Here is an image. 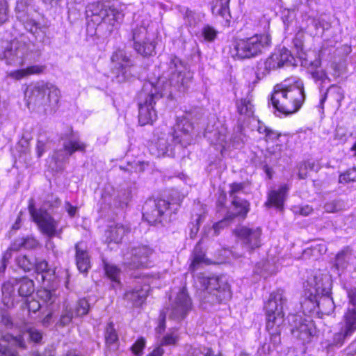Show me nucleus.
<instances>
[{
    "mask_svg": "<svg viewBox=\"0 0 356 356\" xmlns=\"http://www.w3.org/2000/svg\"><path fill=\"white\" fill-rule=\"evenodd\" d=\"M35 13L31 1L17 0L15 17L24 29L33 35L38 44H27L19 40H1L0 60H5L7 65L20 67L37 62L40 58L44 46L49 42L48 28L34 18Z\"/></svg>",
    "mask_w": 356,
    "mask_h": 356,
    "instance_id": "f257e3e1",
    "label": "nucleus"
},
{
    "mask_svg": "<svg viewBox=\"0 0 356 356\" xmlns=\"http://www.w3.org/2000/svg\"><path fill=\"white\" fill-rule=\"evenodd\" d=\"M88 31L94 30L97 38L109 35L124 19V13L118 0L95 2L87 6Z\"/></svg>",
    "mask_w": 356,
    "mask_h": 356,
    "instance_id": "f03ea898",
    "label": "nucleus"
},
{
    "mask_svg": "<svg viewBox=\"0 0 356 356\" xmlns=\"http://www.w3.org/2000/svg\"><path fill=\"white\" fill-rule=\"evenodd\" d=\"M165 70L159 78V91L166 92L168 98L172 99L174 92L185 93L190 88L193 74L187 70L186 63L176 56L171 55L165 64Z\"/></svg>",
    "mask_w": 356,
    "mask_h": 356,
    "instance_id": "7ed1b4c3",
    "label": "nucleus"
},
{
    "mask_svg": "<svg viewBox=\"0 0 356 356\" xmlns=\"http://www.w3.org/2000/svg\"><path fill=\"white\" fill-rule=\"evenodd\" d=\"M249 29L248 25H245L234 41L232 54L235 59L242 60L255 58L271 45L272 38L268 32L257 33L250 32Z\"/></svg>",
    "mask_w": 356,
    "mask_h": 356,
    "instance_id": "20e7f679",
    "label": "nucleus"
},
{
    "mask_svg": "<svg viewBox=\"0 0 356 356\" xmlns=\"http://www.w3.org/2000/svg\"><path fill=\"white\" fill-rule=\"evenodd\" d=\"M266 330L270 335V343L276 347L281 343V327L284 321V313L287 309V298L282 289L270 293L265 304Z\"/></svg>",
    "mask_w": 356,
    "mask_h": 356,
    "instance_id": "39448f33",
    "label": "nucleus"
},
{
    "mask_svg": "<svg viewBox=\"0 0 356 356\" xmlns=\"http://www.w3.org/2000/svg\"><path fill=\"white\" fill-rule=\"evenodd\" d=\"M305 97L303 82L298 80L294 85L287 87L275 86L270 102L276 111L288 115L297 112L302 106Z\"/></svg>",
    "mask_w": 356,
    "mask_h": 356,
    "instance_id": "423d86ee",
    "label": "nucleus"
},
{
    "mask_svg": "<svg viewBox=\"0 0 356 356\" xmlns=\"http://www.w3.org/2000/svg\"><path fill=\"white\" fill-rule=\"evenodd\" d=\"M192 129L191 123L184 118L178 122L175 128L165 127L160 134L157 132V140L154 145L157 150V156H172L176 144H181L182 146L189 144V133Z\"/></svg>",
    "mask_w": 356,
    "mask_h": 356,
    "instance_id": "0eeeda50",
    "label": "nucleus"
},
{
    "mask_svg": "<svg viewBox=\"0 0 356 356\" xmlns=\"http://www.w3.org/2000/svg\"><path fill=\"white\" fill-rule=\"evenodd\" d=\"M25 98L29 109L38 108L44 113L51 112L59 102L60 90L51 83L40 81L27 88Z\"/></svg>",
    "mask_w": 356,
    "mask_h": 356,
    "instance_id": "6e6552de",
    "label": "nucleus"
},
{
    "mask_svg": "<svg viewBox=\"0 0 356 356\" xmlns=\"http://www.w3.org/2000/svg\"><path fill=\"white\" fill-rule=\"evenodd\" d=\"M60 204L61 200L59 197L53 194L47 195L43 206L40 209L35 208L33 198L29 200L28 209L33 221L36 223L40 232L49 238L56 235L58 222L47 211V209L58 208Z\"/></svg>",
    "mask_w": 356,
    "mask_h": 356,
    "instance_id": "1a4fd4ad",
    "label": "nucleus"
},
{
    "mask_svg": "<svg viewBox=\"0 0 356 356\" xmlns=\"http://www.w3.org/2000/svg\"><path fill=\"white\" fill-rule=\"evenodd\" d=\"M166 92L159 91V87L150 82L144 83L137 95L138 122L141 126L152 124L157 118L154 108L156 102L165 96Z\"/></svg>",
    "mask_w": 356,
    "mask_h": 356,
    "instance_id": "9d476101",
    "label": "nucleus"
},
{
    "mask_svg": "<svg viewBox=\"0 0 356 356\" xmlns=\"http://www.w3.org/2000/svg\"><path fill=\"white\" fill-rule=\"evenodd\" d=\"M197 282L203 289L201 295L202 304L214 305L227 301L232 297L229 284L221 278L202 275L197 277Z\"/></svg>",
    "mask_w": 356,
    "mask_h": 356,
    "instance_id": "9b49d317",
    "label": "nucleus"
},
{
    "mask_svg": "<svg viewBox=\"0 0 356 356\" xmlns=\"http://www.w3.org/2000/svg\"><path fill=\"white\" fill-rule=\"evenodd\" d=\"M1 291L2 302L10 309L33 293L34 282L27 277L11 279L3 284Z\"/></svg>",
    "mask_w": 356,
    "mask_h": 356,
    "instance_id": "f8f14e48",
    "label": "nucleus"
},
{
    "mask_svg": "<svg viewBox=\"0 0 356 356\" xmlns=\"http://www.w3.org/2000/svg\"><path fill=\"white\" fill-rule=\"evenodd\" d=\"M171 201L163 199L149 198L143 206V217L149 224L156 225L162 222V219L168 210L175 213L180 206L184 197L175 191Z\"/></svg>",
    "mask_w": 356,
    "mask_h": 356,
    "instance_id": "ddd939ff",
    "label": "nucleus"
},
{
    "mask_svg": "<svg viewBox=\"0 0 356 356\" xmlns=\"http://www.w3.org/2000/svg\"><path fill=\"white\" fill-rule=\"evenodd\" d=\"M86 144L78 139H75L72 134L64 140L63 147L56 150L51 157L52 170L60 172L64 170L68 163L70 156L76 151L85 152Z\"/></svg>",
    "mask_w": 356,
    "mask_h": 356,
    "instance_id": "4468645a",
    "label": "nucleus"
},
{
    "mask_svg": "<svg viewBox=\"0 0 356 356\" xmlns=\"http://www.w3.org/2000/svg\"><path fill=\"white\" fill-rule=\"evenodd\" d=\"M293 57L287 49L283 47L275 51L265 61L258 62L256 70L257 79L261 80L271 70L281 68L288 63H291Z\"/></svg>",
    "mask_w": 356,
    "mask_h": 356,
    "instance_id": "2eb2a0df",
    "label": "nucleus"
},
{
    "mask_svg": "<svg viewBox=\"0 0 356 356\" xmlns=\"http://www.w3.org/2000/svg\"><path fill=\"white\" fill-rule=\"evenodd\" d=\"M152 252L153 250L147 245L129 246L123 254V265L130 270L145 267Z\"/></svg>",
    "mask_w": 356,
    "mask_h": 356,
    "instance_id": "dca6fc26",
    "label": "nucleus"
},
{
    "mask_svg": "<svg viewBox=\"0 0 356 356\" xmlns=\"http://www.w3.org/2000/svg\"><path fill=\"white\" fill-rule=\"evenodd\" d=\"M136 285L131 290L126 291L124 299L134 307L141 306L146 300L150 290L151 280L158 278L156 274L142 273L138 277Z\"/></svg>",
    "mask_w": 356,
    "mask_h": 356,
    "instance_id": "f3484780",
    "label": "nucleus"
},
{
    "mask_svg": "<svg viewBox=\"0 0 356 356\" xmlns=\"http://www.w3.org/2000/svg\"><path fill=\"white\" fill-rule=\"evenodd\" d=\"M192 309V301L185 288H182L174 298H170L167 307L169 318L181 321Z\"/></svg>",
    "mask_w": 356,
    "mask_h": 356,
    "instance_id": "a211bd4d",
    "label": "nucleus"
},
{
    "mask_svg": "<svg viewBox=\"0 0 356 356\" xmlns=\"http://www.w3.org/2000/svg\"><path fill=\"white\" fill-rule=\"evenodd\" d=\"M131 198V190L129 188H121L113 195L104 191L99 202L102 210L109 209H122L127 207Z\"/></svg>",
    "mask_w": 356,
    "mask_h": 356,
    "instance_id": "6ab92c4d",
    "label": "nucleus"
},
{
    "mask_svg": "<svg viewBox=\"0 0 356 356\" xmlns=\"http://www.w3.org/2000/svg\"><path fill=\"white\" fill-rule=\"evenodd\" d=\"M132 40L134 49L142 56L149 57L156 54L155 42L149 38L145 26L136 27L132 30Z\"/></svg>",
    "mask_w": 356,
    "mask_h": 356,
    "instance_id": "aec40b11",
    "label": "nucleus"
},
{
    "mask_svg": "<svg viewBox=\"0 0 356 356\" xmlns=\"http://www.w3.org/2000/svg\"><path fill=\"white\" fill-rule=\"evenodd\" d=\"M234 232L241 241L243 248L249 252L260 248L261 245V228L241 226L236 228Z\"/></svg>",
    "mask_w": 356,
    "mask_h": 356,
    "instance_id": "412c9836",
    "label": "nucleus"
},
{
    "mask_svg": "<svg viewBox=\"0 0 356 356\" xmlns=\"http://www.w3.org/2000/svg\"><path fill=\"white\" fill-rule=\"evenodd\" d=\"M307 285L305 295L309 300H313V298L324 294L331 293L332 282L327 275L318 273L313 275L307 280Z\"/></svg>",
    "mask_w": 356,
    "mask_h": 356,
    "instance_id": "4be33fe9",
    "label": "nucleus"
},
{
    "mask_svg": "<svg viewBox=\"0 0 356 356\" xmlns=\"http://www.w3.org/2000/svg\"><path fill=\"white\" fill-rule=\"evenodd\" d=\"M111 60L115 63L114 73L118 82L129 81L132 77L133 62L123 50L119 49L114 52Z\"/></svg>",
    "mask_w": 356,
    "mask_h": 356,
    "instance_id": "5701e85b",
    "label": "nucleus"
},
{
    "mask_svg": "<svg viewBox=\"0 0 356 356\" xmlns=\"http://www.w3.org/2000/svg\"><path fill=\"white\" fill-rule=\"evenodd\" d=\"M244 182H234L229 185V196L232 197V213L234 216H241L244 219L250 210V203L236 195L245 188Z\"/></svg>",
    "mask_w": 356,
    "mask_h": 356,
    "instance_id": "b1692460",
    "label": "nucleus"
},
{
    "mask_svg": "<svg viewBox=\"0 0 356 356\" xmlns=\"http://www.w3.org/2000/svg\"><path fill=\"white\" fill-rule=\"evenodd\" d=\"M292 335L303 343H309L316 334V329L312 321L296 316V325L291 329Z\"/></svg>",
    "mask_w": 356,
    "mask_h": 356,
    "instance_id": "393cba45",
    "label": "nucleus"
},
{
    "mask_svg": "<svg viewBox=\"0 0 356 356\" xmlns=\"http://www.w3.org/2000/svg\"><path fill=\"white\" fill-rule=\"evenodd\" d=\"M343 325L341 330L333 335L332 341L327 345V350L341 347L346 339L356 331V323L343 317Z\"/></svg>",
    "mask_w": 356,
    "mask_h": 356,
    "instance_id": "a878e982",
    "label": "nucleus"
},
{
    "mask_svg": "<svg viewBox=\"0 0 356 356\" xmlns=\"http://www.w3.org/2000/svg\"><path fill=\"white\" fill-rule=\"evenodd\" d=\"M1 339L8 344L0 343V356H17V352L10 345L17 346L22 349L26 348V341L20 334L14 336L6 333L1 336Z\"/></svg>",
    "mask_w": 356,
    "mask_h": 356,
    "instance_id": "bb28decb",
    "label": "nucleus"
},
{
    "mask_svg": "<svg viewBox=\"0 0 356 356\" xmlns=\"http://www.w3.org/2000/svg\"><path fill=\"white\" fill-rule=\"evenodd\" d=\"M75 260L76 265L81 273H88L91 268L90 258L86 246L83 243L79 242L75 244Z\"/></svg>",
    "mask_w": 356,
    "mask_h": 356,
    "instance_id": "cd10ccee",
    "label": "nucleus"
},
{
    "mask_svg": "<svg viewBox=\"0 0 356 356\" xmlns=\"http://www.w3.org/2000/svg\"><path fill=\"white\" fill-rule=\"evenodd\" d=\"M131 228L128 225L121 223H113L108 226L106 231V241L107 243L113 242L120 243L122 242L124 236L130 232Z\"/></svg>",
    "mask_w": 356,
    "mask_h": 356,
    "instance_id": "c85d7f7f",
    "label": "nucleus"
},
{
    "mask_svg": "<svg viewBox=\"0 0 356 356\" xmlns=\"http://www.w3.org/2000/svg\"><path fill=\"white\" fill-rule=\"evenodd\" d=\"M309 301L313 304L314 307H318L319 312L327 316L332 314L335 308L331 293L318 296V298H313V300Z\"/></svg>",
    "mask_w": 356,
    "mask_h": 356,
    "instance_id": "c756f323",
    "label": "nucleus"
},
{
    "mask_svg": "<svg viewBox=\"0 0 356 356\" xmlns=\"http://www.w3.org/2000/svg\"><path fill=\"white\" fill-rule=\"evenodd\" d=\"M230 0H213L211 13L215 16H220L225 21V26H229L232 16L229 10Z\"/></svg>",
    "mask_w": 356,
    "mask_h": 356,
    "instance_id": "7c9ffc66",
    "label": "nucleus"
},
{
    "mask_svg": "<svg viewBox=\"0 0 356 356\" xmlns=\"http://www.w3.org/2000/svg\"><path fill=\"white\" fill-rule=\"evenodd\" d=\"M352 254V249L349 246H346L335 255L333 268L338 271L339 274L348 268Z\"/></svg>",
    "mask_w": 356,
    "mask_h": 356,
    "instance_id": "2f4dec72",
    "label": "nucleus"
},
{
    "mask_svg": "<svg viewBox=\"0 0 356 356\" xmlns=\"http://www.w3.org/2000/svg\"><path fill=\"white\" fill-rule=\"evenodd\" d=\"M33 270L41 276L43 282H47L48 284L54 282L56 278L55 268L49 267L47 261L44 259L39 260L35 258V266Z\"/></svg>",
    "mask_w": 356,
    "mask_h": 356,
    "instance_id": "473e14b6",
    "label": "nucleus"
},
{
    "mask_svg": "<svg viewBox=\"0 0 356 356\" xmlns=\"http://www.w3.org/2000/svg\"><path fill=\"white\" fill-rule=\"evenodd\" d=\"M252 96L248 94L246 97L235 100V106L238 115L245 118L253 116L254 109L252 104Z\"/></svg>",
    "mask_w": 356,
    "mask_h": 356,
    "instance_id": "72a5a7b5",
    "label": "nucleus"
},
{
    "mask_svg": "<svg viewBox=\"0 0 356 356\" xmlns=\"http://www.w3.org/2000/svg\"><path fill=\"white\" fill-rule=\"evenodd\" d=\"M288 187L286 185L282 186L277 191H272L268 196V201L265 206L270 207L275 206L277 209H282L284 202V197L288 191Z\"/></svg>",
    "mask_w": 356,
    "mask_h": 356,
    "instance_id": "f704fd0d",
    "label": "nucleus"
},
{
    "mask_svg": "<svg viewBox=\"0 0 356 356\" xmlns=\"http://www.w3.org/2000/svg\"><path fill=\"white\" fill-rule=\"evenodd\" d=\"M202 264H208V262L207 259L205 258V252L200 246V241H199L194 248L193 252V259L189 266V270L191 272H195Z\"/></svg>",
    "mask_w": 356,
    "mask_h": 356,
    "instance_id": "c9c22d12",
    "label": "nucleus"
},
{
    "mask_svg": "<svg viewBox=\"0 0 356 356\" xmlns=\"http://www.w3.org/2000/svg\"><path fill=\"white\" fill-rule=\"evenodd\" d=\"M103 268L106 277L113 282L112 287L116 288L120 285V275L121 270L115 264L103 260Z\"/></svg>",
    "mask_w": 356,
    "mask_h": 356,
    "instance_id": "e433bc0d",
    "label": "nucleus"
},
{
    "mask_svg": "<svg viewBox=\"0 0 356 356\" xmlns=\"http://www.w3.org/2000/svg\"><path fill=\"white\" fill-rule=\"evenodd\" d=\"M35 257L33 254H19L15 257V264L24 272H30L35 266Z\"/></svg>",
    "mask_w": 356,
    "mask_h": 356,
    "instance_id": "4c0bfd02",
    "label": "nucleus"
},
{
    "mask_svg": "<svg viewBox=\"0 0 356 356\" xmlns=\"http://www.w3.org/2000/svg\"><path fill=\"white\" fill-rule=\"evenodd\" d=\"M350 307L347 309L343 317L356 323V288L347 290Z\"/></svg>",
    "mask_w": 356,
    "mask_h": 356,
    "instance_id": "58836bf2",
    "label": "nucleus"
},
{
    "mask_svg": "<svg viewBox=\"0 0 356 356\" xmlns=\"http://www.w3.org/2000/svg\"><path fill=\"white\" fill-rule=\"evenodd\" d=\"M45 68V65H30L26 68L13 72L11 75L17 79H20L29 75L42 74Z\"/></svg>",
    "mask_w": 356,
    "mask_h": 356,
    "instance_id": "ea45409f",
    "label": "nucleus"
},
{
    "mask_svg": "<svg viewBox=\"0 0 356 356\" xmlns=\"http://www.w3.org/2000/svg\"><path fill=\"white\" fill-rule=\"evenodd\" d=\"M38 245V242L32 237L21 238L16 239L11 245V249L19 250L24 248L25 249H33Z\"/></svg>",
    "mask_w": 356,
    "mask_h": 356,
    "instance_id": "a19ab883",
    "label": "nucleus"
},
{
    "mask_svg": "<svg viewBox=\"0 0 356 356\" xmlns=\"http://www.w3.org/2000/svg\"><path fill=\"white\" fill-rule=\"evenodd\" d=\"M298 176L300 179H305L308 176V170L311 171L318 172L320 169L315 162L313 161L307 160L300 163L298 166Z\"/></svg>",
    "mask_w": 356,
    "mask_h": 356,
    "instance_id": "79ce46f5",
    "label": "nucleus"
},
{
    "mask_svg": "<svg viewBox=\"0 0 356 356\" xmlns=\"http://www.w3.org/2000/svg\"><path fill=\"white\" fill-rule=\"evenodd\" d=\"M218 31L209 24L204 25L201 30V38L207 42H213L216 39Z\"/></svg>",
    "mask_w": 356,
    "mask_h": 356,
    "instance_id": "37998d69",
    "label": "nucleus"
},
{
    "mask_svg": "<svg viewBox=\"0 0 356 356\" xmlns=\"http://www.w3.org/2000/svg\"><path fill=\"white\" fill-rule=\"evenodd\" d=\"M345 202L341 200H333L326 202L324 209L327 213H336L345 209Z\"/></svg>",
    "mask_w": 356,
    "mask_h": 356,
    "instance_id": "c03bdc74",
    "label": "nucleus"
},
{
    "mask_svg": "<svg viewBox=\"0 0 356 356\" xmlns=\"http://www.w3.org/2000/svg\"><path fill=\"white\" fill-rule=\"evenodd\" d=\"M74 317V313L71 308L66 306L62 311L59 321L56 323V325L65 327L69 325Z\"/></svg>",
    "mask_w": 356,
    "mask_h": 356,
    "instance_id": "a18cd8bd",
    "label": "nucleus"
},
{
    "mask_svg": "<svg viewBox=\"0 0 356 356\" xmlns=\"http://www.w3.org/2000/svg\"><path fill=\"white\" fill-rule=\"evenodd\" d=\"M90 309V305L85 298L80 299L74 307V314L76 316L81 317L86 315Z\"/></svg>",
    "mask_w": 356,
    "mask_h": 356,
    "instance_id": "49530a36",
    "label": "nucleus"
},
{
    "mask_svg": "<svg viewBox=\"0 0 356 356\" xmlns=\"http://www.w3.org/2000/svg\"><path fill=\"white\" fill-rule=\"evenodd\" d=\"M105 339L106 343L109 345L113 344L118 340V337L114 328V324L113 322L108 323L106 326Z\"/></svg>",
    "mask_w": 356,
    "mask_h": 356,
    "instance_id": "de8ad7c7",
    "label": "nucleus"
},
{
    "mask_svg": "<svg viewBox=\"0 0 356 356\" xmlns=\"http://www.w3.org/2000/svg\"><path fill=\"white\" fill-rule=\"evenodd\" d=\"M37 294L40 300H42L44 302L49 305L54 302L56 298L55 291L47 289L39 290Z\"/></svg>",
    "mask_w": 356,
    "mask_h": 356,
    "instance_id": "09e8293b",
    "label": "nucleus"
},
{
    "mask_svg": "<svg viewBox=\"0 0 356 356\" xmlns=\"http://www.w3.org/2000/svg\"><path fill=\"white\" fill-rule=\"evenodd\" d=\"M232 209L227 212V216L222 220L218 221L216 224L213 225V230L216 235L219 234L220 229L224 228L227 226L229 222H231L236 217H241V216H234L232 214Z\"/></svg>",
    "mask_w": 356,
    "mask_h": 356,
    "instance_id": "8fccbe9b",
    "label": "nucleus"
},
{
    "mask_svg": "<svg viewBox=\"0 0 356 356\" xmlns=\"http://www.w3.org/2000/svg\"><path fill=\"white\" fill-rule=\"evenodd\" d=\"M29 339L37 344L42 343L43 332L35 327H29L26 330Z\"/></svg>",
    "mask_w": 356,
    "mask_h": 356,
    "instance_id": "3c124183",
    "label": "nucleus"
},
{
    "mask_svg": "<svg viewBox=\"0 0 356 356\" xmlns=\"http://www.w3.org/2000/svg\"><path fill=\"white\" fill-rule=\"evenodd\" d=\"M339 181V183L356 181V167L348 169L344 173L340 175Z\"/></svg>",
    "mask_w": 356,
    "mask_h": 356,
    "instance_id": "603ef678",
    "label": "nucleus"
},
{
    "mask_svg": "<svg viewBox=\"0 0 356 356\" xmlns=\"http://www.w3.org/2000/svg\"><path fill=\"white\" fill-rule=\"evenodd\" d=\"M183 15L185 22L188 26H195L197 24L198 19L195 12L186 8Z\"/></svg>",
    "mask_w": 356,
    "mask_h": 356,
    "instance_id": "864d4df0",
    "label": "nucleus"
},
{
    "mask_svg": "<svg viewBox=\"0 0 356 356\" xmlns=\"http://www.w3.org/2000/svg\"><path fill=\"white\" fill-rule=\"evenodd\" d=\"M22 307H26L28 309L29 312L36 313L41 307L40 303L39 301L32 299L31 300H26L23 305Z\"/></svg>",
    "mask_w": 356,
    "mask_h": 356,
    "instance_id": "5fc2aeb1",
    "label": "nucleus"
},
{
    "mask_svg": "<svg viewBox=\"0 0 356 356\" xmlns=\"http://www.w3.org/2000/svg\"><path fill=\"white\" fill-rule=\"evenodd\" d=\"M8 19V5L6 0H0V24L6 22Z\"/></svg>",
    "mask_w": 356,
    "mask_h": 356,
    "instance_id": "6e6d98bb",
    "label": "nucleus"
},
{
    "mask_svg": "<svg viewBox=\"0 0 356 356\" xmlns=\"http://www.w3.org/2000/svg\"><path fill=\"white\" fill-rule=\"evenodd\" d=\"M201 222H202V216H198L195 220V222H191L189 225V227H190L189 236L191 238H194L196 236V235L199 231Z\"/></svg>",
    "mask_w": 356,
    "mask_h": 356,
    "instance_id": "4d7b16f0",
    "label": "nucleus"
},
{
    "mask_svg": "<svg viewBox=\"0 0 356 356\" xmlns=\"http://www.w3.org/2000/svg\"><path fill=\"white\" fill-rule=\"evenodd\" d=\"M311 76L315 81H321L323 83L326 80L330 81V79L324 70H315L311 73Z\"/></svg>",
    "mask_w": 356,
    "mask_h": 356,
    "instance_id": "13d9d810",
    "label": "nucleus"
},
{
    "mask_svg": "<svg viewBox=\"0 0 356 356\" xmlns=\"http://www.w3.org/2000/svg\"><path fill=\"white\" fill-rule=\"evenodd\" d=\"M331 89L335 90V93L337 94V97H338L337 98L338 102H340L341 100H342L343 99L344 96H343V91H342L341 88L336 86L335 85H331L329 87V88L327 89V92L324 94L323 97L321 98V104L323 105L324 104V102H325V100L327 99V92Z\"/></svg>",
    "mask_w": 356,
    "mask_h": 356,
    "instance_id": "bf43d9fd",
    "label": "nucleus"
},
{
    "mask_svg": "<svg viewBox=\"0 0 356 356\" xmlns=\"http://www.w3.org/2000/svg\"><path fill=\"white\" fill-rule=\"evenodd\" d=\"M268 262L262 261L257 264L254 269V273L260 275L261 276H266L268 273L267 266Z\"/></svg>",
    "mask_w": 356,
    "mask_h": 356,
    "instance_id": "052dcab7",
    "label": "nucleus"
},
{
    "mask_svg": "<svg viewBox=\"0 0 356 356\" xmlns=\"http://www.w3.org/2000/svg\"><path fill=\"white\" fill-rule=\"evenodd\" d=\"M56 350L52 345L47 346L42 353L38 351L32 352L31 356H55Z\"/></svg>",
    "mask_w": 356,
    "mask_h": 356,
    "instance_id": "680f3d73",
    "label": "nucleus"
},
{
    "mask_svg": "<svg viewBox=\"0 0 356 356\" xmlns=\"http://www.w3.org/2000/svg\"><path fill=\"white\" fill-rule=\"evenodd\" d=\"M1 323L8 330L12 329L14 325L11 317L7 312L2 313Z\"/></svg>",
    "mask_w": 356,
    "mask_h": 356,
    "instance_id": "e2e57ef3",
    "label": "nucleus"
},
{
    "mask_svg": "<svg viewBox=\"0 0 356 356\" xmlns=\"http://www.w3.org/2000/svg\"><path fill=\"white\" fill-rule=\"evenodd\" d=\"M145 346V341L144 339H140L137 340L131 347L133 353L136 355H139L142 353Z\"/></svg>",
    "mask_w": 356,
    "mask_h": 356,
    "instance_id": "0e129e2a",
    "label": "nucleus"
},
{
    "mask_svg": "<svg viewBox=\"0 0 356 356\" xmlns=\"http://www.w3.org/2000/svg\"><path fill=\"white\" fill-rule=\"evenodd\" d=\"M178 340V337L175 335L174 334H169L165 335L161 342V346H170V345H175L176 344L177 341Z\"/></svg>",
    "mask_w": 356,
    "mask_h": 356,
    "instance_id": "69168bd1",
    "label": "nucleus"
},
{
    "mask_svg": "<svg viewBox=\"0 0 356 356\" xmlns=\"http://www.w3.org/2000/svg\"><path fill=\"white\" fill-rule=\"evenodd\" d=\"M343 351L346 356H356V338Z\"/></svg>",
    "mask_w": 356,
    "mask_h": 356,
    "instance_id": "338daca9",
    "label": "nucleus"
},
{
    "mask_svg": "<svg viewBox=\"0 0 356 356\" xmlns=\"http://www.w3.org/2000/svg\"><path fill=\"white\" fill-rule=\"evenodd\" d=\"M280 136V134L277 131L269 128L268 132H266V135L265 136L266 140H271L274 141L279 138Z\"/></svg>",
    "mask_w": 356,
    "mask_h": 356,
    "instance_id": "774afa93",
    "label": "nucleus"
}]
</instances>
